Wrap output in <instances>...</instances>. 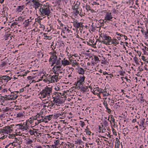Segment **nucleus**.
Masks as SVG:
<instances>
[{
  "instance_id": "nucleus-1",
  "label": "nucleus",
  "mask_w": 148,
  "mask_h": 148,
  "mask_svg": "<svg viewBox=\"0 0 148 148\" xmlns=\"http://www.w3.org/2000/svg\"><path fill=\"white\" fill-rule=\"evenodd\" d=\"M49 5L48 3H46L42 5L39 9V14L42 17H45L50 16H51L52 13L49 8Z\"/></svg>"
},
{
  "instance_id": "nucleus-2",
  "label": "nucleus",
  "mask_w": 148,
  "mask_h": 148,
  "mask_svg": "<svg viewBox=\"0 0 148 148\" xmlns=\"http://www.w3.org/2000/svg\"><path fill=\"white\" fill-rule=\"evenodd\" d=\"M52 88H51L46 87L40 92L41 94V98H44L47 97L48 100H50L51 96L52 93Z\"/></svg>"
},
{
  "instance_id": "nucleus-3",
  "label": "nucleus",
  "mask_w": 148,
  "mask_h": 148,
  "mask_svg": "<svg viewBox=\"0 0 148 148\" xmlns=\"http://www.w3.org/2000/svg\"><path fill=\"white\" fill-rule=\"evenodd\" d=\"M33 3L34 8H35V10L38 9L40 5V4L39 2V0H29V1L27 3V4L29 3Z\"/></svg>"
},
{
  "instance_id": "nucleus-4",
  "label": "nucleus",
  "mask_w": 148,
  "mask_h": 148,
  "mask_svg": "<svg viewBox=\"0 0 148 148\" xmlns=\"http://www.w3.org/2000/svg\"><path fill=\"white\" fill-rule=\"evenodd\" d=\"M102 12H103L105 13L104 16V20L106 21V22L107 21H110L113 18L112 15V13L108 12H107L106 11H103Z\"/></svg>"
},
{
  "instance_id": "nucleus-5",
  "label": "nucleus",
  "mask_w": 148,
  "mask_h": 148,
  "mask_svg": "<svg viewBox=\"0 0 148 148\" xmlns=\"http://www.w3.org/2000/svg\"><path fill=\"white\" fill-rule=\"evenodd\" d=\"M112 40L111 38L106 35L104 41H101V43H103L106 45H111V41Z\"/></svg>"
},
{
  "instance_id": "nucleus-6",
  "label": "nucleus",
  "mask_w": 148,
  "mask_h": 148,
  "mask_svg": "<svg viewBox=\"0 0 148 148\" xmlns=\"http://www.w3.org/2000/svg\"><path fill=\"white\" fill-rule=\"evenodd\" d=\"M52 96H53V102L55 103L56 105L59 106L60 104L62 103V101L60 99V98L58 97H53V95H52Z\"/></svg>"
},
{
  "instance_id": "nucleus-7",
  "label": "nucleus",
  "mask_w": 148,
  "mask_h": 148,
  "mask_svg": "<svg viewBox=\"0 0 148 148\" xmlns=\"http://www.w3.org/2000/svg\"><path fill=\"white\" fill-rule=\"evenodd\" d=\"M123 102L122 99H119L112 102V104H114V107L116 109L119 108L122 104Z\"/></svg>"
},
{
  "instance_id": "nucleus-8",
  "label": "nucleus",
  "mask_w": 148,
  "mask_h": 148,
  "mask_svg": "<svg viewBox=\"0 0 148 148\" xmlns=\"http://www.w3.org/2000/svg\"><path fill=\"white\" fill-rule=\"evenodd\" d=\"M14 125H10V126H7L5 127H3L4 133H8L11 132L13 130V129H12L14 126Z\"/></svg>"
},
{
  "instance_id": "nucleus-9",
  "label": "nucleus",
  "mask_w": 148,
  "mask_h": 148,
  "mask_svg": "<svg viewBox=\"0 0 148 148\" xmlns=\"http://www.w3.org/2000/svg\"><path fill=\"white\" fill-rule=\"evenodd\" d=\"M57 58V56L56 55H51L49 59V62H52V64L51 66H54L55 64H56V60Z\"/></svg>"
},
{
  "instance_id": "nucleus-10",
  "label": "nucleus",
  "mask_w": 148,
  "mask_h": 148,
  "mask_svg": "<svg viewBox=\"0 0 148 148\" xmlns=\"http://www.w3.org/2000/svg\"><path fill=\"white\" fill-rule=\"evenodd\" d=\"M11 78L6 75L0 76V82L2 83H0V84H1L3 83L2 82L3 80L5 82H8V81L10 80Z\"/></svg>"
},
{
  "instance_id": "nucleus-11",
  "label": "nucleus",
  "mask_w": 148,
  "mask_h": 148,
  "mask_svg": "<svg viewBox=\"0 0 148 148\" xmlns=\"http://www.w3.org/2000/svg\"><path fill=\"white\" fill-rule=\"evenodd\" d=\"M61 61L60 60H56V64H55V65H54L53 67V70L56 69L57 68H61L62 63H61Z\"/></svg>"
},
{
  "instance_id": "nucleus-12",
  "label": "nucleus",
  "mask_w": 148,
  "mask_h": 148,
  "mask_svg": "<svg viewBox=\"0 0 148 148\" xmlns=\"http://www.w3.org/2000/svg\"><path fill=\"white\" fill-rule=\"evenodd\" d=\"M51 83L56 82L58 80V75L56 74L50 77Z\"/></svg>"
},
{
  "instance_id": "nucleus-13",
  "label": "nucleus",
  "mask_w": 148,
  "mask_h": 148,
  "mask_svg": "<svg viewBox=\"0 0 148 148\" xmlns=\"http://www.w3.org/2000/svg\"><path fill=\"white\" fill-rule=\"evenodd\" d=\"M70 64H71L72 66L75 67L77 66V67L79 66V64L77 62V61L76 60H70Z\"/></svg>"
},
{
  "instance_id": "nucleus-14",
  "label": "nucleus",
  "mask_w": 148,
  "mask_h": 148,
  "mask_svg": "<svg viewBox=\"0 0 148 148\" xmlns=\"http://www.w3.org/2000/svg\"><path fill=\"white\" fill-rule=\"evenodd\" d=\"M73 24L74 26L76 28H79L82 25V23L78 22L77 20L74 21L73 22Z\"/></svg>"
},
{
  "instance_id": "nucleus-15",
  "label": "nucleus",
  "mask_w": 148,
  "mask_h": 148,
  "mask_svg": "<svg viewBox=\"0 0 148 148\" xmlns=\"http://www.w3.org/2000/svg\"><path fill=\"white\" fill-rule=\"evenodd\" d=\"M85 9H86V8L84 6L83 7V9H81L80 13V15L81 16H84L86 14H88V10H87Z\"/></svg>"
},
{
  "instance_id": "nucleus-16",
  "label": "nucleus",
  "mask_w": 148,
  "mask_h": 148,
  "mask_svg": "<svg viewBox=\"0 0 148 148\" xmlns=\"http://www.w3.org/2000/svg\"><path fill=\"white\" fill-rule=\"evenodd\" d=\"M62 64L64 66L69 65L70 64V62L64 58L61 61Z\"/></svg>"
},
{
  "instance_id": "nucleus-17",
  "label": "nucleus",
  "mask_w": 148,
  "mask_h": 148,
  "mask_svg": "<svg viewBox=\"0 0 148 148\" xmlns=\"http://www.w3.org/2000/svg\"><path fill=\"white\" fill-rule=\"evenodd\" d=\"M24 5H22L18 6L16 9V12H21L25 8Z\"/></svg>"
},
{
  "instance_id": "nucleus-18",
  "label": "nucleus",
  "mask_w": 148,
  "mask_h": 148,
  "mask_svg": "<svg viewBox=\"0 0 148 148\" xmlns=\"http://www.w3.org/2000/svg\"><path fill=\"white\" fill-rule=\"evenodd\" d=\"M61 68H57L56 69L54 70V71H55V72H54V73L56 74L59 75V74H63V71L62 70Z\"/></svg>"
},
{
  "instance_id": "nucleus-19",
  "label": "nucleus",
  "mask_w": 148,
  "mask_h": 148,
  "mask_svg": "<svg viewBox=\"0 0 148 148\" xmlns=\"http://www.w3.org/2000/svg\"><path fill=\"white\" fill-rule=\"evenodd\" d=\"M77 72L79 74L83 75L84 73L85 70L82 68L79 67V66L78 67V68L77 69Z\"/></svg>"
},
{
  "instance_id": "nucleus-20",
  "label": "nucleus",
  "mask_w": 148,
  "mask_h": 148,
  "mask_svg": "<svg viewBox=\"0 0 148 148\" xmlns=\"http://www.w3.org/2000/svg\"><path fill=\"white\" fill-rule=\"evenodd\" d=\"M94 89L95 90V91L94 92H95V94H96V95H97L98 96L100 97L99 94H100L101 88L97 87L94 88Z\"/></svg>"
},
{
  "instance_id": "nucleus-21",
  "label": "nucleus",
  "mask_w": 148,
  "mask_h": 148,
  "mask_svg": "<svg viewBox=\"0 0 148 148\" xmlns=\"http://www.w3.org/2000/svg\"><path fill=\"white\" fill-rule=\"evenodd\" d=\"M31 19H27L25 21V22L23 23L25 27H26L29 25L31 24Z\"/></svg>"
},
{
  "instance_id": "nucleus-22",
  "label": "nucleus",
  "mask_w": 148,
  "mask_h": 148,
  "mask_svg": "<svg viewBox=\"0 0 148 148\" xmlns=\"http://www.w3.org/2000/svg\"><path fill=\"white\" fill-rule=\"evenodd\" d=\"M106 35L101 34L98 39L99 42L101 43V41H104Z\"/></svg>"
},
{
  "instance_id": "nucleus-23",
  "label": "nucleus",
  "mask_w": 148,
  "mask_h": 148,
  "mask_svg": "<svg viewBox=\"0 0 148 148\" xmlns=\"http://www.w3.org/2000/svg\"><path fill=\"white\" fill-rule=\"evenodd\" d=\"M111 42L112 43L111 44V45L113 44L115 46H116V45L119 43L118 41L117 40L115 39H112Z\"/></svg>"
},
{
  "instance_id": "nucleus-24",
  "label": "nucleus",
  "mask_w": 148,
  "mask_h": 148,
  "mask_svg": "<svg viewBox=\"0 0 148 148\" xmlns=\"http://www.w3.org/2000/svg\"><path fill=\"white\" fill-rule=\"evenodd\" d=\"M85 79V77L84 76H80L79 78L78 79L77 81L83 84L84 82Z\"/></svg>"
},
{
  "instance_id": "nucleus-25",
  "label": "nucleus",
  "mask_w": 148,
  "mask_h": 148,
  "mask_svg": "<svg viewBox=\"0 0 148 148\" xmlns=\"http://www.w3.org/2000/svg\"><path fill=\"white\" fill-rule=\"evenodd\" d=\"M80 4V3L79 2H77L74 6L73 7V10H78Z\"/></svg>"
},
{
  "instance_id": "nucleus-26",
  "label": "nucleus",
  "mask_w": 148,
  "mask_h": 148,
  "mask_svg": "<svg viewBox=\"0 0 148 148\" xmlns=\"http://www.w3.org/2000/svg\"><path fill=\"white\" fill-rule=\"evenodd\" d=\"M100 1L99 0H96L95 1H94L92 2V4L93 5H97L98 7H99L98 6L99 5V3Z\"/></svg>"
},
{
  "instance_id": "nucleus-27",
  "label": "nucleus",
  "mask_w": 148,
  "mask_h": 148,
  "mask_svg": "<svg viewBox=\"0 0 148 148\" xmlns=\"http://www.w3.org/2000/svg\"><path fill=\"white\" fill-rule=\"evenodd\" d=\"M74 69L72 67H71L66 69V71L68 74H71L73 72Z\"/></svg>"
},
{
  "instance_id": "nucleus-28",
  "label": "nucleus",
  "mask_w": 148,
  "mask_h": 148,
  "mask_svg": "<svg viewBox=\"0 0 148 148\" xmlns=\"http://www.w3.org/2000/svg\"><path fill=\"white\" fill-rule=\"evenodd\" d=\"M129 131L127 128H124L122 132L123 134H124V136H126V135L128 134Z\"/></svg>"
},
{
  "instance_id": "nucleus-29",
  "label": "nucleus",
  "mask_w": 148,
  "mask_h": 148,
  "mask_svg": "<svg viewBox=\"0 0 148 148\" xmlns=\"http://www.w3.org/2000/svg\"><path fill=\"white\" fill-rule=\"evenodd\" d=\"M82 83H81L77 81L75 88H79L80 87H82Z\"/></svg>"
},
{
  "instance_id": "nucleus-30",
  "label": "nucleus",
  "mask_w": 148,
  "mask_h": 148,
  "mask_svg": "<svg viewBox=\"0 0 148 148\" xmlns=\"http://www.w3.org/2000/svg\"><path fill=\"white\" fill-rule=\"evenodd\" d=\"M138 28H140V29H141V32L142 33H143V34H144L145 35H147V34H148V32L147 31L146 32L145 31L144 29L142 27H140L138 26Z\"/></svg>"
},
{
  "instance_id": "nucleus-31",
  "label": "nucleus",
  "mask_w": 148,
  "mask_h": 148,
  "mask_svg": "<svg viewBox=\"0 0 148 148\" xmlns=\"http://www.w3.org/2000/svg\"><path fill=\"white\" fill-rule=\"evenodd\" d=\"M43 35L44 36L45 38L46 39L50 40L52 38L51 36H47V34L44 33Z\"/></svg>"
},
{
  "instance_id": "nucleus-32",
  "label": "nucleus",
  "mask_w": 148,
  "mask_h": 148,
  "mask_svg": "<svg viewBox=\"0 0 148 148\" xmlns=\"http://www.w3.org/2000/svg\"><path fill=\"white\" fill-rule=\"evenodd\" d=\"M118 35L120 36L122 38H124L125 39V40H127V37L125 35H123V34L119 33L118 34Z\"/></svg>"
},
{
  "instance_id": "nucleus-33",
  "label": "nucleus",
  "mask_w": 148,
  "mask_h": 148,
  "mask_svg": "<svg viewBox=\"0 0 148 148\" xmlns=\"http://www.w3.org/2000/svg\"><path fill=\"white\" fill-rule=\"evenodd\" d=\"M54 94L55 95V97H58L60 98L62 96L61 93L60 92H55Z\"/></svg>"
},
{
  "instance_id": "nucleus-34",
  "label": "nucleus",
  "mask_w": 148,
  "mask_h": 148,
  "mask_svg": "<svg viewBox=\"0 0 148 148\" xmlns=\"http://www.w3.org/2000/svg\"><path fill=\"white\" fill-rule=\"evenodd\" d=\"M92 58H93L94 59V60L95 62H97L98 61H99V58L98 57L96 56L95 55L93 56V58L92 57Z\"/></svg>"
},
{
  "instance_id": "nucleus-35",
  "label": "nucleus",
  "mask_w": 148,
  "mask_h": 148,
  "mask_svg": "<svg viewBox=\"0 0 148 148\" xmlns=\"http://www.w3.org/2000/svg\"><path fill=\"white\" fill-rule=\"evenodd\" d=\"M110 119L111 120L110 121V123L111 124H112V123L111 122V121H112V122L113 123H115V120L114 118V117L113 116H111L110 117Z\"/></svg>"
},
{
  "instance_id": "nucleus-36",
  "label": "nucleus",
  "mask_w": 148,
  "mask_h": 148,
  "mask_svg": "<svg viewBox=\"0 0 148 148\" xmlns=\"http://www.w3.org/2000/svg\"><path fill=\"white\" fill-rule=\"evenodd\" d=\"M86 9H85L86 10H88V11L90 10H91V8L90 5H86V6H84Z\"/></svg>"
},
{
  "instance_id": "nucleus-37",
  "label": "nucleus",
  "mask_w": 148,
  "mask_h": 148,
  "mask_svg": "<svg viewBox=\"0 0 148 148\" xmlns=\"http://www.w3.org/2000/svg\"><path fill=\"white\" fill-rule=\"evenodd\" d=\"M89 41V42H90L91 43L90 44L88 42H87V44H88V45H91L92 44V45H95L96 44L95 43V44H94L93 43L94 42V41H93L92 40L90 39Z\"/></svg>"
},
{
  "instance_id": "nucleus-38",
  "label": "nucleus",
  "mask_w": 148,
  "mask_h": 148,
  "mask_svg": "<svg viewBox=\"0 0 148 148\" xmlns=\"http://www.w3.org/2000/svg\"><path fill=\"white\" fill-rule=\"evenodd\" d=\"M51 78L50 77H48L46 78L45 79H44V81L45 82H51Z\"/></svg>"
},
{
  "instance_id": "nucleus-39",
  "label": "nucleus",
  "mask_w": 148,
  "mask_h": 148,
  "mask_svg": "<svg viewBox=\"0 0 148 148\" xmlns=\"http://www.w3.org/2000/svg\"><path fill=\"white\" fill-rule=\"evenodd\" d=\"M103 103L106 109L108 108V104L106 101H104Z\"/></svg>"
},
{
  "instance_id": "nucleus-40",
  "label": "nucleus",
  "mask_w": 148,
  "mask_h": 148,
  "mask_svg": "<svg viewBox=\"0 0 148 148\" xmlns=\"http://www.w3.org/2000/svg\"><path fill=\"white\" fill-rule=\"evenodd\" d=\"M81 88V89L84 91H87V90L88 89L87 87L85 86L84 87L82 86Z\"/></svg>"
},
{
  "instance_id": "nucleus-41",
  "label": "nucleus",
  "mask_w": 148,
  "mask_h": 148,
  "mask_svg": "<svg viewBox=\"0 0 148 148\" xmlns=\"http://www.w3.org/2000/svg\"><path fill=\"white\" fill-rule=\"evenodd\" d=\"M10 109L8 107H6L4 109L3 108V109L2 110L3 112H7Z\"/></svg>"
},
{
  "instance_id": "nucleus-42",
  "label": "nucleus",
  "mask_w": 148,
  "mask_h": 148,
  "mask_svg": "<svg viewBox=\"0 0 148 148\" xmlns=\"http://www.w3.org/2000/svg\"><path fill=\"white\" fill-rule=\"evenodd\" d=\"M55 104V103H54L53 102V103H52V101H51V102H49L48 106H49L51 107H52Z\"/></svg>"
},
{
  "instance_id": "nucleus-43",
  "label": "nucleus",
  "mask_w": 148,
  "mask_h": 148,
  "mask_svg": "<svg viewBox=\"0 0 148 148\" xmlns=\"http://www.w3.org/2000/svg\"><path fill=\"white\" fill-rule=\"evenodd\" d=\"M102 125V127L101 132L102 133H104L106 132V128L105 127H103V125Z\"/></svg>"
},
{
  "instance_id": "nucleus-44",
  "label": "nucleus",
  "mask_w": 148,
  "mask_h": 148,
  "mask_svg": "<svg viewBox=\"0 0 148 148\" xmlns=\"http://www.w3.org/2000/svg\"><path fill=\"white\" fill-rule=\"evenodd\" d=\"M33 142L32 140L30 138H28V140L27 142V144H30Z\"/></svg>"
},
{
  "instance_id": "nucleus-45",
  "label": "nucleus",
  "mask_w": 148,
  "mask_h": 148,
  "mask_svg": "<svg viewBox=\"0 0 148 148\" xmlns=\"http://www.w3.org/2000/svg\"><path fill=\"white\" fill-rule=\"evenodd\" d=\"M141 59L143 60L144 61H145L148 63V61H147V59H146L145 57L144 56H142L141 57Z\"/></svg>"
},
{
  "instance_id": "nucleus-46",
  "label": "nucleus",
  "mask_w": 148,
  "mask_h": 148,
  "mask_svg": "<svg viewBox=\"0 0 148 148\" xmlns=\"http://www.w3.org/2000/svg\"><path fill=\"white\" fill-rule=\"evenodd\" d=\"M103 124L105 126L104 127H106V128H108V127H107L108 126V122L106 121H104L103 122Z\"/></svg>"
},
{
  "instance_id": "nucleus-47",
  "label": "nucleus",
  "mask_w": 148,
  "mask_h": 148,
  "mask_svg": "<svg viewBox=\"0 0 148 148\" xmlns=\"http://www.w3.org/2000/svg\"><path fill=\"white\" fill-rule=\"evenodd\" d=\"M24 18L22 16H19L17 19V20L19 21H23L24 20Z\"/></svg>"
},
{
  "instance_id": "nucleus-48",
  "label": "nucleus",
  "mask_w": 148,
  "mask_h": 148,
  "mask_svg": "<svg viewBox=\"0 0 148 148\" xmlns=\"http://www.w3.org/2000/svg\"><path fill=\"white\" fill-rule=\"evenodd\" d=\"M27 129H28V127H27V125L25 126H23L22 130L23 131H24V130H27Z\"/></svg>"
},
{
  "instance_id": "nucleus-49",
  "label": "nucleus",
  "mask_w": 148,
  "mask_h": 148,
  "mask_svg": "<svg viewBox=\"0 0 148 148\" xmlns=\"http://www.w3.org/2000/svg\"><path fill=\"white\" fill-rule=\"evenodd\" d=\"M23 116V114L22 113H19L17 114V116L18 117H22Z\"/></svg>"
},
{
  "instance_id": "nucleus-50",
  "label": "nucleus",
  "mask_w": 148,
  "mask_h": 148,
  "mask_svg": "<svg viewBox=\"0 0 148 148\" xmlns=\"http://www.w3.org/2000/svg\"><path fill=\"white\" fill-rule=\"evenodd\" d=\"M112 26H113V27H114V26L116 28L118 27L117 24L116 23V22H113L112 23Z\"/></svg>"
},
{
  "instance_id": "nucleus-51",
  "label": "nucleus",
  "mask_w": 148,
  "mask_h": 148,
  "mask_svg": "<svg viewBox=\"0 0 148 148\" xmlns=\"http://www.w3.org/2000/svg\"><path fill=\"white\" fill-rule=\"evenodd\" d=\"M16 126H19V128L20 129L22 130V128L23 127V125L21 124H18L16 125Z\"/></svg>"
},
{
  "instance_id": "nucleus-52",
  "label": "nucleus",
  "mask_w": 148,
  "mask_h": 148,
  "mask_svg": "<svg viewBox=\"0 0 148 148\" xmlns=\"http://www.w3.org/2000/svg\"><path fill=\"white\" fill-rule=\"evenodd\" d=\"M80 122L81 123V126L82 127H83L85 125V123L84 122L80 121Z\"/></svg>"
},
{
  "instance_id": "nucleus-53",
  "label": "nucleus",
  "mask_w": 148,
  "mask_h": 148,
  "mask_svg": "<svg viewBox=\"0 0 148 148\" xmlns=\"http://www.w3.org/2000/svg\"><path fill=\"white\" fill-rule=\"evenodd\" d=\"M115 145H117V147H118L120 146V141L119 140H118L117 141Z\"/></svg>"
},
{
  "instance_id": "nucleus-54",
  "label": "nucleus",
  "mask_w": 148,
  "mask_h": 148,
  "mask_svg": "<svg viewBox=\"0 0 148 148\" xmlns=\"http://www.w3.org/2000/svg\"><path fill=\"white\" fill-rule=\"evenodd\" d=\"M29 133L31 135H33L34 134V132L33 130H30L29 131Z\"/></svg>"
},
{
  "instance_id": "nucleus-55",
  "label": "nucleus",
  "mask_w": 148,
  "mask_h": 148,
  "mask_svg": "<svg viewBox=\"0 0 148 148\" xmlns=\"http://www.w3.org/2000/svg\"><path fill=\"white\" fill-rule=\"evenodd\" d=\"M48 119V120H50L51 119V118L50 117V116H47L46 117V118H45L44 119Z\"/></svg>"
},
{
  "instance_id": "nucleus-56",
  "label": "nucleus",
  "mask_w": 148,
  "mask_h": 148,
  "mask_svg": "<svg viewBox=\"0 0 148 148\" xmlns=\"http://www.w3.org/2000/svg\"><path fill=\"white\" fill-rule=\"evenodd\" d=\"M100 90V93H102L103 94V93H104V91L103 90V89L101 88V90Z\"/></svg>"
},
{
  "instance_id": "nucleus-57",
  "label": "nucleus",
  "mask_w": 148,
  "mask_h": 148,
  "mask_svg": "<svg viewBox=\"0 0 148 148\" xmlns=\"http://www.w3.org/2000/svg\"><path fill=\"white\" fill-rule=\"evenodd\" d=\"M108 93L106 92H105V93H103V96H107L108 95Z\"/></svg>"
},
{
  "instance_id": "nucleus-58",
  "label": "nucleus",
  "mask_w": 148,
  "mask_h": 148,
  "mask_svg": "<svg viewBox=\"0 0 148 148\" xmlns=\"http://www.w3.org/2000/svg\"><path fill=\"white\" fill-rule=\"evenodd\" d=\"M107 109V112L108 113H110V112H111V110L110 109H109V108H108V109Z\"/></svg>"
},
{
  "instance_id": "nucleus-59",
  "label": "nucleus",
  "mask_w": 148,
  "mask_h": 148,
  "mask_svg": "<svg viewBox=\"0 0 148 148\" xmlns=\"http://www.w3.org/2000/svg\"><path fill=\"white\" fill-rule=\"evenodd\" d=\"M103 75H108V73L106 71H103Z\"/></svg>"
},
{
  "instance_id": "nucleus-60",
  "label": "nucleus",
  "mask_w": 148,
  "mask_h": 148,
  "mask_svg": "<svg viewBox=\"0 0 148 148\" xmlns=\"http://www.w3.org/2000/svg\"><path fill=\"white\" fill-rule=\"evenodd\" d=\"M53 53V54L55 55H56V50H55L54 49L53 50V51H52Z\"/></svg>"
},
{
  "instance_id": "nucleus-61",
  "label": "nucleus",
  "mask_w": 148,
  "mask_h": 148,
  "mask_svg": "<svg viewBox=\"0 0 148 148\" xmlns=\"http://www.w3.org/2000/svg\"><path fill=\"white\" fill-rule=\"evenodd\" d=\"M99 132H101L102 127H101L100 126H99Z\"/></svg>"
},
{
  "instance_id": "nucleus-62",
  "label": "nucleus",
  "mask_w": 148,
  "mask_h": 148,
  "mask_svg": "<svg viewBox=\"0 0 148 148\" xmlns=\"http://www.w3.org/2000/svg\"><path fill=\"white\" fill-rule=\"evenodd\" d=\"M136 119H133L132 121V122L133 123H134L136 121Z\"/></svg>"
},
{
  "instance_id": "nucleus-63",
  "label": "nucleus",
  "mask_w": 148,
  "mask_h": 148,
  "mask_svg": "<svg viewBox=\"0 0 148 148\" xmlns=\"http://www.w3.org/2000/svg\"><path fill=\"white\" fill-rule=\"evenodd\" d=\"M60 89V88H59V87L55 88V90L56 91H59V90Z\"/></svg>"
},
{
  "instance_id": "nucleus-64",
  "label": "nucleus",
  "mask_w": 148,
  "mask_h": 148,
  "mask_svg": "<svg viewBox=\"0 0 148 148\" xmlns=\"http://www.w3.org/2000/svg\"><path fill=\"white\" fill-rule=\"evenodd\" d=\"M126 81L128 83H130L131 82V80L129 79H127Z\"/></svg>"
}]
</instances>
